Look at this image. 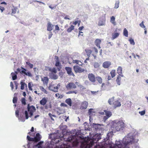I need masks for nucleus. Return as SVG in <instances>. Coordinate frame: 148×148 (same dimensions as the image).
<instances>
[{"label": "nucleus", "mask_w": 148, "mask_h": 148, "mask_svg": "<svg viewBox=\"0 0 148 148\" xmlns=\"http://www.w3.org/2000/svg\"><path fill=\"white\" fill-rule=\"evenodd\" d=\"M95 137L96 138V140L97 141H99L101 138V134L100 133L97 134L95 136Z\"/></svg>", "instance_id": "obj_29"}, {"label": "nucleus", "mask_w": 148, "mask_h": 148, "mask_svg": "<svg viewBox=\"0 0 148 148\" xmlns=\"http://www.w3.org/2000/svg\"><path fill=\"white\" fill-rule=\"evenodd\" d=\"M88 103L87 101H84L82 102L80 106V109H86L88 107Z\"/></svg>", "instance_id": "obj_9"}, {"label": "nucleus", "mask_w": 148, "mask_h": 148, "mask_svg": "<svg viewBox=\"0 0 148 148\" xmlns=\"http://www.w3.org/2000/svg\"><path fill=\"white\" fill-rule=\"evenodd\" d=\"M145 111L143 110L139 112V113L140 114L141 116H143L145 114Z\"/></svg>", "instance_id": "obj_53"}, {"label": "nucleus", "mask_w": 148, "mask_h": 148, "mask_svg": "<svg viewBox=\"0 0 148 148\" xmlns=\"http://www.w3.org/2000/svg\"><path fill=\"white\" fill-rule=\"evenodd\" d=\"M77 90H73V91H71L69 92H66V93L67 94H72V93H75V94H77Z\"/></svg>", "instance_id": "obj_43"}, {"label": "nucleus", "mask_w": 148, "mask_h": 148, "mask_svg": "<svg viewBox=\"0 0 148 148\" xmlns=\"http://www.w3.org/2000/svg\"><path fill=\"white\" fill-rule=\"evenodd\" d=\"M114 97H113L112 98H111L110 99H109L108 100V102L109 103V104H110V105H112V102L114 101Z\"/></svg>", "instance_id": "obj_47"}, {"label": "nucleus", "mask_w": 148, "mask_h": 148, "mask_svg": "<svg viewBox=\"0 0 148 148\" xmlns=\"http://www.w3.org/2000/svg\"><path fill=\"white\" fill-rule=\"evenodd\" d=\"M21 101L22 104L24 105L26 104V100L25 98H22L21 100Z\"/></svg>", "instance_id": "obj_42"}, {"label": "nucleus", "mask_w": 148, "mask_h": 148, "mask_svg": "<svg viewBox=\"0 0 148 148\" xmlns=\"http://www.w3.org/2000/svg\"><path fill=\"white\" fill-rule=\"evenodd\" d=\"M73 62L74 63L78 64L79 66H81L82 64V63L80 61L77 60H73Z\"/></svg>", "instance_id": "obj_32"}, {"label": "nucleus", "mask_w": 148, "mask_h": 148, "mask_svg": "<svg viewBox=\"0 0 148 148\" xmlns=\"http://www.w3.org/2000/svg\"><path fill=\"white\" fill-rule=\"evenodd\" d=\"M112 133L111 132L109 133H108L107 135V137L106 138H104V142H105L106 143V142L107 141V140H110V135H111Z\"/></svg>", "instance_id": "obj_26"}, {"label": "nucleus", "mask_w": 148, "mask_h": 148, "mask_svg": "<svg viewBox=\"0 0 148 148\" xmlns=\"http://www.w3.org/2000/svg\"><path fill=\"white\" fill-rule=\"evenodd\" d=\"M115 20V17L114 16H112L111 17L110 22L113 24L114 25H116V23L114 22Z\"/></svg>", "instance_id": "obj_34"}, {"label": "nucleus", "mask_w": 148, "mask_h": 148, "mask_svg": "<svg viewBox=\"0 0 148 148\" xmlns=\"http://www.w3.org/2000/svg\"><path fill=\"white\" fill-rule=\"evenodd\" d=\"M47 98H43L40 101V104L42 106L45 105L47 102Z\"/></svg>", "instance_id": "obj_14"}, {"label": "nucleus", "mask_w": 148, "mask_h": 148, "mask_svg": "<svg viewBox=\"0 0 148 148\" xmlns=\"http://www.w3.org/2000/svg\"><path fill=\"white\" fill-rule=\"evenodd\" d=\"M111 65L110 62L109 61H106L103 63V66L105 68H108Z\"/></svg>", "instance_id": "obj_15"}, {"label": "nucleus", "mask_w": 148, "mask_h": 148, "mask_svg": "<svg viewBox=\"0 0 148 148\" xmlns=\"http://www.w3.org/2000/svg\"><path fill=\"white\" fill-rule=\"evenodd\" d=\"M15 115L16 117L18 118L19 121L24 122L25 121L23 115L21 114V113L20 112L19 110L17 109L15 111Z\"/></svg>", "instance_id": "obj_3"}, {"label": "nucleus", "mask_w": 148, "mask_h": 148, "mask_svg": "<svg viewBox=\"0 0 148 148\" xmlns=\"http://www.w3.org/2000/svg\"><path fill=\"white\" fill-rule=\"evenodd\" d=\"M136 137L134 134L131 133L125 137L122 140H116L114 147L115 148H130V145L134 142Z\"/></svg>", "instance_id": "obj_1"}, {"label": "nucleus", "mask_w": 148, "mask_h": 148, "mask_svg": "<svg viewBox=\"0 0 148 148\" xmlns=\"http://www.w3.org/2000/svg\"><path fill=\"white\" fill-rule=\"evenodd\" d=\"M96 80L98 81V82L100 84L102 83V79L101 77H97L95 78Z\"/></svg>", "instance_id": "obj_37"}, {"label": "nucleus", "mask_w": 148, "mask_h": 148, "mask_svg": "<svg viewBox=\"0 0 148 148\" xmlns=\"http://www.w3.org/2000/svg\"><path fill=\"white\" fill-rule=\"evenodd\" d=\"M120 2L119 0H118L116 1V2L115 4V6L114 8L115 9H117L118 8L119 6V4Z\"/></svg>", "instance_id": "obj_36"}, {"label": "nucleus", "mask_w": 148, "mask_h": 148, "mask_svg": "<svg viewBox=\"0 0 148 148\" xmlns=\"http://www.w3.org/2000/svg\"><path fill=\"white\" fill-rule=\"evenodd\" d=\"M55 89L54 90V92H58V89L59 88V87L57 86H55Z\"/></svg>", "instance_id": "obj_60"}, {"label": "nucleus", "mask_w": 148, "mask_h": 148, "mask_svg": "<svg viewBox=\"0 0 148 148\" xmlns=\"http://www.w3.org/2000/svg\"><path fill=\"white\" fill-rule=\"evenodd\" d=\"M119 35V33H115L114 34H112V40H114L117 38Z\"/></svg>", "instance_id": "obj_31"}, {"label": "nucleus", "mask_w": 148, "mask_h": 148, "mask_svg": "<svg viewBox=\"0 0 148 148\" xmlns=\"http://www.w3.org/2000/svg\"><path fill=\"white\" fill-rule=\"evenodd\" d=\"M92 113H95V111H94L93 109L90 108L88 110V114L89 115H90Z\"/></svg>", "instance_id": "obj_40"}, {"label": "nucleus", "mask_w": 148, "mask_h": 148, "mask_svg": "<svg viewBox=\"0 0 148 148\" xmlns=\"http://www.w3.org/2000/svg\"><path fill=\"white\" fill-rule=\"evenodd\" d=\"M74 26L71 25V26L67 29V31L69 33L71 32L72 30L74 29Z\"/></svg>", "instance_id": "obj_30"}, {"label": "nucleus", "mask_w": 148, "mask_h": 148, "mask_svg": "<svg viewBox=\"0 0 148 148\" xmlns=\"http://www.w3.org/2000/svg\"><path fill=\"white\" fill-rule=\"evenodd\" d=\"M140 26V27L143 28H145V26L144 25L143 23V22L142 21L141 23H140L139 24Z\"/></svg>", "instance_id": "obj_56"}, {"label": "nucleus", "mask_w": 148, "mask_h": 148, "mask_svg": "<svg viewBox=\"0 0 148 148\" xmlns=\"http://www.w3.org/2000/svg\"><path fill=\"white\" fill-rule=\"evenodd\" d=\"M102 125L98 123H90V126L94 130L97 131L100 130L101 128V127Z\"/></svg>", "instance_id": "obj_4"}, {"label": "nucleus", "mask_w": 148, "mask_h": 148, "mask_svg": "<svg viewBox=\"0 0 148 148\" xmlns=\"http://www.w3.org/2000/svg\"><path fill=\"white\" fill-rule=\"evenodd\" d=\"M52 35H53V34L52 33V32H50L49 33V36H48L49 39H50Z\"/></svg>", "instance_id": "obj_58"}, {"label": "nucleus", "mask_w": 148, "mask_h": 148, "mask_svg": "<svg viewBox=\"0 0 148 148\" xmlns=\"http://www.w3.org/2000/svg\"><path fill=\"white\" fill-rule=\"evenodd\" d=\"M17 71H15L14 73L12 72L11 73L12 76V79L13 80H15L17 78Z\"/></svg>", "instance_id": "obj_19"}, {"label": "nucleus", "mask_w": 148, "mask_h": 148, "mask_svg": "<svg viewBox=\"0 0 148 148\" xmlns=\"http://www.w3.org/2000/svg\"><path fill=\"white\" fill-rule=\"evenodd\" d=\"M27 109L28 111L29 112H34L36 110L35 107L32 105L30 106L29 104L27 105Z\"/></svg>", "instance_id": "obj_10"}, {"label": "nucleus", "mask_w": 148, "mask_h": 148, "mask_svg": "<svg viewBox=\"0 0 148 148\" xmlns=\"http://www.w3.org/2000/svg\"><path fill=\"white\" fill-rule=\"evenodd\" d=\"M123 35L126 37H128V32L126 28H124L123 30Z\"/></svg>", "instance_id": "obj_35"}, {"label": "nucleus", "mask_w": 148, "mask_h": 148, "mask_svg": "<svg viewBox=\"0 0 148 148\" xmlns=\"http://www.w3.org/2000/svg\"><path fill=\"white\" fill-rule=\"evenodd\" d=\"M40 89L42 91H43L45 93L47 94V91L43 87H41Z\"/></svg>", "instance_id": "obj_54"}, {"label": "nucleus", "mask_w": 148, "mask_h": 148, "mask_svg": "<svg viewBox=\"0 0 148 148\" xmlns=\"http://www.w3.org/2000/svg\"><path fill=\"white\" fill-rule=\"evenodd\" d=\"M117 73L119 75L123 77L124 76L122 74V68L121 66H119L117 70Z\"/></svg>", "instance_id": "obj_16"}, {"label": "nucleus", "mask_w": 148, "mask_h": 148, "mask_svg": "<svg viewBox=\"0 0 148 148\" xmlns=\"http://www.w3.org/2000/svg\"><path fill=\"white\" fill-rule=\"evenodd\" d=\"M55 29L56 30H59L60 28L58 25H55Z\"/></svg>", "instance_id": "obj_64"}, {"label": "nucleus", "mask_w": 148, "mask_h": 148, "mask_svg": "<svg viewBox=\"0 0 148 148\" xmlns=\"http://www.w3.org/2000/svg\"><path fill=\"white\" fill-rule=\"evenodd\" d=\"M129 41L130 42V44L132 45H135V42L134 40L132 38H130L129 39Z\"/></svg>", "instance_id": "obj_48"}, {"label": "nucleus", "mask_w": 148, "mask_h": 148, "mask_svg": "<svg viewBox=\"0 0 148 148\" xmlns=\"http://www.w3.org/2000/svg\"><path fill=\"white\" fill-rule=\"evenodd\" d=\"M66 87L68 89H75L76 88V86L75 84L73 82L69 83L66 86Z\"/></svg>", "instance_id": "obj_8"}, {"label": "nucleus", "mask_w": 148, "mask_h": 148, "mask_svg": "<svg viewBox=\"0 0 148 148\" xmlns=\"http://www.w3.org/2000/svg\"><path fill=\"white\" fill-rule=\"evenodd\" d=\"M67 74L69 76H73V77L75 76V75L72 71V69L71 67H66L65 68Z\"/></svg>", "instance_id": "obj_7"}, {"label": "nucleus", "mask_w": 148, "mask_h": 148, "mask_svg": "<svg viewBox=\"0 0 148 148\" xmlns=\"http://www.w3.org/2000/svg\"><path fill=\"white\" fill-rule=\"evenodd\" d=\"M115 70H113L110 72V74H111L112 78L114 77L115 76Z\"/></svg>", "instance_id": "obj_41"}, {"label": "nucleus", "mask_w": 148, "mask_h": 148, "mask_svg": "<svg viewBox=\"0 0 148 148\" xmlns=\"http://www.w3.org/2000/svg\"><path fill=\"white\" fill-rule=\"evenodd\" d=\"M73 68L74 70L76 73H82L84 71V69H82L80 67L77 65L74 66Z\"/></svg>", "instance_id": "obj_6"}, {"label": "nucleus", "mask_w": 148, "mask_h": 148, "mask_svg": "<svg viewBox=\"0 0 148 148\" xmlns=\"http://www.w3.org/2000/svg\"><path fill=\"white\" fill-rule=\"evenodd\" d=\"M55 59H56V64H55V66H62L61 64L60 63V62L59 59L58 57L57 56H55Z\"/></svg>", "instance_id": "obj_13"}, {"label": "nucleus", "mask_w": 148, "mask_h": 148, "mask_svg": "<svg viewBox=\"0 0 148 148\" xmlns=\"http://www.w3.org/2000/svg\"><path fill=\"white\" fill-rule=\"evenodd\" d=\"M114 107H117L120 106L121 105V102L118 101H115L113 103Z\"/></svg>", "instance_id": "obj_24"}, {"label": "nucleus", "mask_w": 148, "mask_h": 148, "mask_svg": "<svg viewBox=\"0 0 148 148\" xmlns=\"http://www.w3.org/2000/svg\"><path fill=\"white\" fill-rule=\"evenodd\" d=\"M18 9L16 7H14V8L12 9V14H15L16 11Z\"/></svg>", "instance_id": "obj_49"}, {"label": "nucleus", "mask_w": 148, "mask_h": 148, "mask_svg": "<svg viewBox=\"0 0 148 148\" xmlns=\"http://www.w3.org/2000/svg\"><path fill=\"white\" fill-rule=\"evenodd\" d=\"M49 117H56V115L54 114H52L51 113H49L48 114Z\"/></svg>", "instance_id": "obj_62"}, {"label": "nucleus", "mask_w": 148, "mask_h": 148, "mask_svg": "<svg viewBox=\"0 0 148 148\" xmlns=\"http://www.w3.org/2000/svg\"><path fill=\"white\" fill-rule=\"evenodd\" d=\"M132 148H140L138 143H136L133 146Z\"/></svg>", "instance_id": "obj_52"}, {"label": "nucleus", "mask_w": 148, "mask_h": 148, "mask_svg": "<svg viewBox=\"0 0 148 148\" xmlns=\"http://www.w3.org/2000/svg\"><path fill=\"white\" fill-rule=\"evenodd\" d=\"M26 63L27 65H28L29 67L30 68L32 69L33 68V64L30 63L29 62H26Z\"/></svg>", "instance_id": "obj_45"}, {"label": "nucleus", "mask_w": 148, "mask_h": 148, "mask_svg": "<svg viewBox=\"0 0 148 148\" xmlns=\"http://www.w3.org/2000/svg\"><path fill=\"white\" fill-rule=\"evenodd\" d=\"M104 21H102L101 20H100L98 24L99 25L102 26L104 25Z\"/></svg>", "instance_id": "obj_51"}, {"label": "nucleus", "mask_w": 148, "mask_h": 148, "mask_svg": "<svg viewBox=\"0 0 148 148\" xmlns=\"http://www.w3.org/2000/svg\"><path fill=\"white\" fill-rule=\"evenodd\" d=\"M62 125V124H61L60 126V129L62 130L63 132H65L66 130L67 126L66 125Z\"/></svg>", "instance_id": "obj_22"}, {"label": "nucleus", "mask_w": 148, "mask_h": 148, "mask_svg": "<svg viewBox=\"0 0 148 148\" xmlns=\"http://www.w3.org/2000/svg\"><path fill=\"white\" fill-rule=\"evenodd\" d=\"M65 102L67 103L69 106H72V101L71 98H68L66 99L65 101Z\"/></svg>", "instance_id": "obj_23"}, {"label": "nucleus", "mask_w": 148, "mask_h": 148, "mask_svg": "<svg viewBox=\"0 0 148 148\" xmlns=\"http://www.w3.org/2000/svg\"><path fill=\"white\" fill-rule=\"evenodd\" d=\"M88 77L89 80L92 82H95V75L92 73H89L88 75Z\"/></svg>", "instance_id": "obj_11"}, {"label": "nucleus", "mask_w": 148, "mask_h": 148, "mask_svg": "<svg viewBox=\"0 0 148 148\" xmlns=\"http://www.w3.org/2000/svg\"><path fill=\"white\" fill-rule=\"evenodd\" d=\"M27 140L29 141L28 143V145H29V144L32 142H35L34 138H31L29 135L27 136Z\"/></svg>", "instance_id": "obj_18"}, {"label": "nucleus", "mask_w": 148, "mask_h": 148, "mask_svg": "<svg viewBox=\"0 0 148 148\" xmlns=\"http://www.w3.org/2000/svg\"><path fill=\"white\" fill-rule=\"evenodd\" d=\"M49 77L53 79H56L58 78V76L56 74L51 73L49 74Z\"/></svg>", "instance_id": "obj_20"}, {"label": "nucleus", "mask_w": 148, "mask_h": 148, "mask_svg": "<svg viewBox=\"0 0 148 148\" xmlns=\"http://www.w3.org/2000/svg\"><path fill=\"white\" fill-rule=\"evenodd\" d=\"M24 114L25 115V118L26 119H27L29 117L28 113V111L27 110H25V111Z\"/></svg>", "instance_id": "obj_44"}, {"label": "nucleus", "mask_w": 148, "mask_h": 148, "mask_svg": "<svg viewBox=\"0 0 148 148\" xmlns=\"http://www.w3.org/2000/svg\"><path fill=\"white\" fill-rule=\"evenodd\" d=\"M124 123L122 120H115L113 121L111 125L112 130H114L117 131H122L125 127Z\"/></svg>", "instance_id": "obj_2"}, {"label": "nucleus", "mask_w": 148, "mask_h": 148, "mask_svg": "<svg viewBox=\"0 0 148 148\" xmlns=\"http://www.w3.org/2000/svg\"><path fill=\"white\" fill-rule=\"evenodd\" d=\"M49 89L50 90L54 92L55 86L53 85H50L49 87Z\"/></svg>", "instance_id": "obj_39"}, {"label": "nucleus", "mask_w": 148, "mask_h": 148, "mask_svg": "<svg viewBox=\"0 0 148 148\" xmlns=\"http://www.w3.org/2000/svg\"><path fill=\"white\" fill-rule=\"evenodd\" d=\"M53 27L54 25H52L51 23H50V22L48 23L47 26V30L50 32L52 30Z\"/></svg>", "instance_id": "obj_17"}, {"label": "nucleus", "mask_w": 148, "mask_h": 148, "mask_svg": "<svg viewBox=\"0 0 148 148\" xmlns=\"http://www.w3.org/2000/svg\"><path fill=\"white\" fill-rule=\"evenodd\" d=\"M61 106L67 107V105L64 103H61L60 105Z\"/></svg>", "instance_id": "obj_59"}, {"label": "nucleus", "mask_w": 148, "mask_h": 148, "mask_svg": "<svg viewBox=\"0 0 148 148\" xmlns=\"http://www.w3.org/2000/svg\"><path fill=\"white\" fill-rule=\"evenodd\" d=\"M13 102L15 104L16 103L17 101V98L16 97H14L13 99Z\"/></svg>", "instance_id": "obj_55"}, {"label": "nucleus", "mask_w": 148, "mask_h": 148, "mask_svg": "<svg viewBox=\"0 0 148 148\" xmlns=\"http://www.w3.org/2000/svg\"><path fill=\"white\" fill-rule=\"evenodd\" d=\"M21 68L22 69V71H21V74H24L25 75L29 77L32 76V75L31 73L28 70L22 66L21 67Z\"/></svg>", "instance_id": "obj_5"}, {"label": "nucleus", "mask_w": 148, "mask_h": 148, "mask_svg": "<svg viewBox=\"0 0 148 148\" xmlns=\"http://www.w3.org/2000/svg\"><path fill=\"white\" fill-rule=\"evenodd\" d=\"M20 84H21V89L22 90H23L24 88V87L25 85V83L23 82L22 81H21L20 82Z\"/></svg>", "instance_id": "obj_38"}, {"label": "nucleus", "mask_w": 148, "mask_h": 148, "mask_svg": "<svg viewBox=\"0 0 148 148\" xmlns=\"http://www.w3.org/2000/svg\"><path fill=\"white\" fill-rule=\"evenodd\" d=\"M104 111L106 115L108 118L112 116V113L110 111L106 110H105Z\"/></svg>", "instance_id": "obj_21"}, {"label": "nucleus", "mask_w": 148, "mask_h": 148, "mask_svg": "<svg viewBox=\"0 0 148 148\" xmlns=\"http://www.w3.org/2000/svg\"><path fill=\"white\" fill-rule=\"evenodd\" d=\"M43 143V141H40L36 144V147L38 148H41L42 147V144Z\"/></svg>", "instance_id": "obj_28"}, {"label": "nucleus", "mask_w": 148, "mask_h": 148, "mask_svg": "<svg viewBox=\"0 0 148 148\" xmlns=\"http://www.w3.org/2000/svg\"><path fill=\"white\" fill-rule=\"evenodd\" d=\"M62 138H63L64 140H66L67 141H71L72 139V137L70 136L68 137L67 138H64V135L62 136Z\"/></svg>", "instance_id": "obj_33"}, {"label": "nucleus", "mask_w": 148, "mask_h": 148, "mask_svg": "<svg viewBox=\"0 0 148 148\" xmlns=\"http://www.w3.org/2000/svg\"><path fill=\"white\" fill-rule=\"evenodd\" d=\"M51 72L53 73H57V71L55 68H53L51 70Z\"/></svg>", "instance_id": "obj_57"}, {"label": "nucleus", "mask_w": 148, "mask_h": 148, "mask_svg": "<svg viewBox=\"0 0 148 148\" xmlns=\"http://www.w3.org/2000/svg\"><path fill=\"white\" fill-rule=\"evenodd\" d=\"M101 42V40L99 39H97L95 42V43L97 46H99Z\"/></svg>", "instance_id": "obj_27"}, {"label": "nucleus", "mask_w": 148, "mask_h": 148, "mask_svg": "<svg viewBox=\"0 0 148 148\" xmlns=\"http://www.w3.org/2000/svg\"><path fill=\"white\" fill-rule=\"evenodd\" d=\"M14 83L15 84V85L16 89V90L18 88V84L16 81H14Z\"/></svg>", "instance_id": "obj_61"}, {"label": "nucleus", "mask_w": 148, "mask_h": 148, "mask_svg": "<svg viewBox=\"0 0 148 148\" xmlns=\"http://www.w3.org/2000/svg\"><path fill=\"white\" fill-rule=\"evenodd\" d=\"M35 143H37L39 141L41 138V136L39 133L36 134V136L34 137Z\"/></svg>", "instance_id": "obj_12"}, {"label": "nucleus", "mask_w": 148, "mask_h": 148, "mask_svg": "<svg viewBox=\"0 0 148 148\" xmlns=\"http://www.w3.org/2000/svg\"><path fill=\"white\" fill-rule=\"evenodd\" d=\"M32 83V82H29L28 84V86L29 88V89L30 90L32 91V86H31V83Z\"/></svg>", "instance_id": "obj_50"}, {"label": "nucleus", "mask_w": 148, "mask_h": 148, "mask_svg": "<svg viewBox=\"0 0 148 148\" xmlns=\"http://www.w3.org/2000/svg\"><path fill=\"white\" fill-rule=\"evenodd\" d=\"M10 86L11 88V89L12 90L14 88V86L13 82H11L10 83Z\"/></svg>", "instance_id": "obj_63"}, {"label": "nucleus", "mask_w": 148, "mask_h": 148, "mask_svg": "<svg viewBox=\"0 0 148 148\" xmlns=\"http://www.w3.org/2000/svg\"><path fill=\"white\" fill-rule=\"evenodd\" d=\"M41 81L43 82L44 83L47 84L49 81V78L47 77H44L43 78H42Z\"/></svg>", "instance_id": "obj_25"}, {"label": "nucleus", "mask_w": 148, "mask_h": 148, "mask_svg": "<svg viewBox=\"0 0 148 148\" xmlns=\"http://www.w3.org/2000/svg\"><path fill=\"white\" fill-rule=\"evenodd\" d=\"M99 66V64L97 62H95L94 64V67L95 68H98Z\"/></svg>", "instance_id": "obj_46"}]
</instances>
